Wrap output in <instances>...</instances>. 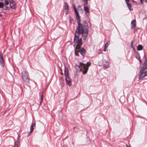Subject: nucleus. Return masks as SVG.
Instances as JSON below:
<instances>
[{
	"label": "nucleus",
	"mask_w": 147,
	"mask_h": 147,
	"mask_svg": "<svg viewBox=\"0 0 147 147\" xmlns=\"http://www.w3.org/2000/svg\"><path fill=\"white\" fill-rule=\"evenodd\" d=\"M3 3L2 2H0V8H3Z\"/></svg>",
	"instance_id": "obj_22"
},
{
	"label": "nucleus",
	"mask_w": 147,
	"mask_h": 147,
	"mask_svg": "<svg viewBox=\"0 0 147 147\" xmlns=\"http://www.w3.org/2000/svg\"><path fill=\"white\" fill-rule=\"evenodd\" d=\"M128 7L129 8L130 10H131V4H129L128 3H126Z\"/></svg>",
	"instance_id": "obj_19"
},
{
	"label": "nucleus",
	"mask_w": 147,
	"mask_h": 147,
	"mask_svg": "<svg viewBox=\"0 0 147 147\" xmlns=\"http://www.w3.org/2000/svg\"><path fill=\"white\" fill-rule=\"evenodd\" d=\"M42 95H43V91L42 92Z\"/></svg>",
	"instance_id": "obj_30"
},
{
	"label": "nucleus",
	"mask_w": 147,
	"mask_h": 147,
	"mask_svg": "<svg viewBox=\"0 0 147 147\" xmlns=\"http://www.w3.org/2000/svg\"><path fill=\"white\" fill-rule=\"evenodd\" d=\"M143 0H140V2L142 4L143 3Z\"/></svg>",
	"instance_id": "obj_27"
},
{
	"label": "nucleus",
	"mask_w": 147,
	"mask_h": 147,
	"mask_svg": "<svg viewBox=\"0 0 147 147\" xmlns=\"http://www.w3.org/2000/svg\"><path fill=\"white\" fill-rule=\"evenodd\" d=\"M22 78L24 81L27 83H29L30 78L28 72L23 71L22 72Z\"/></svg>",
	"instance_id": "obj_4"
},
{
	"label": "nucleus",
	"mask_w": 147,
	"mask_h": 147,
	"mask_svg": "<svg viewBox=\"0 0 147 147\" xmlns=\"http://www.w3.org/2000/svg\"><path fill=\"white\" fill-rule=\"evenodd\" d=\"M4 2L5 5H9V2L8 0H4Z\"/></svg>",
	"instance_id": "obj_20"
},
{
	"label": "nucleus",
	"mask_w": 147,
	"mask_h": 147,
	"mask_svg": "<svg viewBox=\"0 0 147 147\" xmlns=\"http://www.w3.org/2000/svg\"><path fill=\"white\" fill-rule=\"evenodd\" d=\"M64 74L65 77L69 76L68 70L67 68L65 67L64 70Z\"/></svg>",
	"instance_id": "obj_12"
},
{
	"label": "nucleus",
	"mask_w": 147,
	"mask_h": 147,
	"mask_svg": "<svg viewBox=\"0 0 147 147\" xmlns=\"http://www.w3.org/2000/svg\"><path fill=\"white\" fill-rule=\"evenodd\" d=\"M143 47L141 45H138L137 47V50L138 51H141Z\"/></svg>",
	"instance_id": "obj_15"
},
{
	"label": "nucleus",
	"mask_w": 147,
	"mask_h": 147,
	"mask_svg": "<svg viewBox=\"0 0 147 147\" xmlns=\"http://www.w3.org/2000/svg\"><path fill=\"white\" fill-rule=\"evenodd\" d=\"M65 80L69 86L71 85V80L69 76L65 77Z\"/></svg>",
	"instance_id": "obj_7"
},
{
	"label": "nucleus",
	"mask_w": 147,
	"mask_h": 147,
	"mask_svg": "<svg viewBox=\"0 0 147 147\" xmlns=\"http://www.w3.org/2000/svg\"><path fill=\"white\" fill-rule=\"evenodd\" d=\"M131 44H132V42H131Z\"/></svg>",
	"instance_id": "obj_34"
},
{
	"label": "nucleus",
	"mask_w": 147,
	"mask_h": 147,
	"mask_svg": "<svg viewBox=\"0 0 147 147\" xmlns=\"http://www.w3.org/2000/svg\"><path fill=\"white\" fill-rule=\"evenodd\" d=\"M125 0V1H126V3H128L129 1V0Z\"/></svg>",
	"instance_id": "obj_29"
},
{
	"label": "nucleus",
	"mask_w": 147,
	"mask_h": 147,
	"mask_svg": "<svg viewBox=\"0 0 147 147\" xmlns=\"http://www.w3.org/2000/svg\"><path fill=\"white\" fill-rule=\"evenodd\" d=\"M110 44V42L109 41H108L105 44V45H107V48L109 45Z\"/></svg>",
	"instance_id": "obj_24"
},
{
	"label": "nucleus",
	"mask_w": 147,
	"mask_h": 147,
	"mask_svg": "<svg viewBox=\"0 0 147 147\" xmlns=\"http://www.w3.org/2000/svg\"><path fill=\"white\" fill-rule=\"evenodd\" d=\"M78 8H81L82 9L81 7V6L80 5H79L78 6Z\"/></svg>",
	"instance_id": "obj_28"
},
{
	"label": "nucleus",
	"mask_w": 147,
	"mask_h": 147,
	"mask_svg": "<svg viewBox=\"0 0 147 147\" xmlns=\"http://www.w3.org/2000/svg\"><path fill=\"white\" fill-rule=\"evenodd\" d=\"M74 8L78 23V26L75 32L74 41L75 42H77L79 45H82V39L81 37L79 38L80 35L82 34L83 39L84 40L86 39L88 35V24L85 20L83 21L82 24L80 23V17L75 5L74 6Z\"/></svg>",
	"instance_id": "obj_1"
},
{
	"label": "nucleus",
	"mask_w": 147,
	"mask_h": 147,
	"mask_svg": "<svg viewBox=\"0 0 147 147\" xmlns=\"http://www.w3.org/2000/svg\"><path fill=\"white\" fill-rule=\"evenodd\" d=\"M35 123H32L30 126V131L29 133L28 136L34 130L33 127H35Z\"/></svg>",
	"instance_id": "obj_8"
},
{
	"label": "nucleus",
	"mask_w": 147,
	"mask_h": 147,
	"mask_svg": "<svg viewBox=\"0 0 147 147\" xmlns=\"http://www.w3.org/2000/svg\"><path fill=\"white\" fill-rule=\"evenodd\" d=\"M4 61L3 58V55L1 53L0 51V63L1 64L2 66L4 65Z\"/></svg>",
	"instance_id": "obj_10"
},
{
	"label": "nucleus",
	"mask_w": 147,
	"mask_h": 147,
	"mask_svg": "<svg viewBox=\"0 0 147 147\" xmlns=\"http://www.w3.org/2000/svg\"><path fill=\"white\" fill-rule=\"evenodd\" d=\"M91 65L90 62H87L86 64L83 63L82 62H80L79 65H76V68L77 69H79V71L82 72L83 74L87 73L88 69L89 67Z\"/></svg>",
	"instance_id": "obj_2"
},
{
	"label": "nucleus",
	"mask_w": 147,
	"mask_h": 147,
	"mask_svg": "<svg viewBox=\"0 0 147 147\" xmlns=\"http://www.w3.org/2000/svg\"><path fill=\"white\" fill-rule=\"evenodd\" d=\"M126 147H130V146H128L127 145L126 146Z\"/></svg>",
	"instance_id": "obj_33"
},
{
	"label": "nucleus",
	"mask_w": 147,
	"mask_h": 147,
	"mask_svg": "<svg viewBox=\"0 0 147 147\" xmlns=\"http://www.w3.org/2000/svg\"><path fill=\"white\" fill-rule=\"evenodd\" d=\"M75 44H77L76 47V49L75 50V54L76 56H79L78 52L79 51H77V50L79 49L81 47V45H79L78 43L77 42H75Z\"/></svg>",
	"instance_id": "obj_5"
},
{
	"label": "nucleus",
	"mask_w": 147,
	"mask_h": 147,
	"mask_svg": "<svg viewBox=\"0 0 147 147\" xmlns=\"http://www.w3.org/2000/svg\"><path fill=\"white\" fill-rule=\"evenodd\" d=\"M65 8L66 10V11L68 12L69 10V6L66 2L65 3Z\"/></svg>",
	"instance_id": "obj_13"
},
{
	"label": "nucleus",
	"mask_w": 147,
	"mask_h": 147,
	"mask_svg": "<svg viewBox=\"0 0 147 147\" xmlns=\"http://www.w3.org/2000/svg\"><path fill=\"white\" fill-rule=\"evenodd\" d=\"M145 2L146 3H147V0H145Z\"/></svg>",
	"instance_id": "obj_31"
},
{
	"label": "nucleus",
	"mask_w": 147,
	"mask_h": 147,
	"mask_svg": "<svg viewBox=\"0 0 147 147\" xmlns=\"http://www.w3.org/2000/svg\"><path fill=\"white\" fill-rule=\"evenodd\" d=\"M88 0H84V1H85V2L86 4V5H88Z\"/></svg>",
	"instance_id": "obj_25"
},
{
	"label": "nucleus",
	"mask_w": 147,
	"mask_h": 147,
	"mask_svg": "<svg viewBox=\"0 0 147 147\" xmlns=\"http://www.w3.org/2000/svg\"><path fill=\"white\" fill-rule=\"evenodd\" d=\"M84 10L87 13H89V12L88 7L87 6H86L85 5H84Z\"/></svg>",
	"instance_id": "obj_14"
},
{
	"label": "nucleus",
	"mask_w": 147,
	"mask_h": 147,
	"mask_svg": "<svg viewBox=\"0 0 147 147\" xmlns=\"http://www.w3.org/2000/svg\"><path fill=\"white\" fill-rule=\"evenodd\" d=\"M142 69L139 72V79H141L147 76V60L145 59L141 66Z\"/></svg>",
	"instance_id": "obj_3"
},
{
	"label": "nucleus",
	"mask_w": 147,
	"mask_h": 147,
	"mask_svg": "<svg viewBox=\"0 0 147 147\" xmlns=\"http://www.w3.org/2000/svg\"><path fill=\"white\" fill-rule=\"evenodd\" d=\"M6 5H4L3 4L2 8L4 10L9 9V8Z\"/></svg>",
	"instance_id": "obj_18"
},
{
	"label": "nucleus",
	"mask_w": 147,
	"mask_h": 147,
	"mask_svg": "<svg viewBox=\"0 0 147 147\" xmlns=\"http://www.w3.org/2000/svg\"><path fill=\"white\" fill-rule=\"evenodd\" d=\"M136 20H133L131 23V28L132 29H135L136 27Z\"/></svg>",
	"instance_id": "obj_9"
},
{
	"label": "nucleus",
	"mask_w": 147,
	"mask_h": 147,
	"mask_svg": "<svg viewBox=\"0 0 147 147\" xmlns=\"http://www.w3.org/2000/svg\"><path fill=\"white\" fill-rule=\"evenodd\" d=\"M107 45H105L104 47V51H106L107 50Z\"/></svg>",
	"instance_id": "obj_23"
},
{
	"label": "nucleus",
	"mask_w": 147,
	"mask_h": 147,
	"mask_svg": "<svg viewBox=\"0 0 147 147\" xmlns=\"http://www.w3.org/2000/svg\"><path fill=\"white\" fill-rule=\"evenodd\" d=\"M105 63H108L107 64L105 65V64H104L103 66L104 67H105V68H108L109 67V62L107 61H105Z\"/></svg>",
	"instance_id": "obj_16"
},
{
	"label": "nucleus",
	"mask_w": 147,
	"mask_h": 147,
	"mask_svg": "<svg viewBox=\"0 0 147 147\" xmlns=\"http://www.w3.org/2000/svg\"><path fill=\"white\" fill-rule=\"evenodd\" d=\"M43 100V96L42 95L41 97V98L40 100V104H41Z\"/></svg>",
	"instance_id": "obj_21"
},
{
	"label": "nucleus",
	"mask_w": 147,
	"mask_h": 147,
	"mask_svg": "<svg viewBox=\"0 0 147 147\" xmlns=\"http://www.w3.org/2000/svg\"><path fill=\"white\" fill-rule=\"evenodd\" d=\"M9 2L10 7L13 9H15L16 7L15 2L12 0L10 1Z\"/></svg>",
	"instance_id": "obj_6"
},
{
	"label": "nucleus",
	"mask_w": 147,
	"mask_h": 147,
	"mask_svg": "<svg viewBox=\"0 0 147 147\" xmlns=\"http://www.w3.org/2000/svg\"><path fill=\"white\" fill-rule=\"evenodd\" d=\"M3 0H1V1H3Z\"/></svg>",
	"instance_id": "obj_35"
},
{
	"label": "nucleus",
	"mask_w": 147,
	"mask_h": 147,
	"mask_svg": "<svg viewBox=\"0 0 147 147\" xmlns=\"http://www.w3.org/2000/svg\"><path fill=\"white\" fill-rule=\"evenodd\" d=\"M79 52L83 56H84L86 53V51L84 49L82 48L79 51Z\"/></svg>",
	"instance_id": "obj_11"
},
{
	"label": "nucleus",
	"mask_w": 147,
	"mask_h": 147,
	"mask_svg": "<svg viewBox=\"0 0 147 147\" xmlns=\"http://www.w3.org/2000/svg\"><path fill=\"white\" fill-rule=\"evenodd\" d=\"M19 143V140H18L16 141L14 144V147H18V145Z\"/></svg>",
	"instance_id": "obj_17"
},
{
	"label": "nucleus",
	"mask_w": 147,
	"mask_h": 147,
	"mask_svg": "<svg viewBox=\"0 0 147 147\" xmlns=\"http://www.w3.org/2000/svg\"><path fill=\"white\" fill-rule=\"evenodd\" d=\"M61 74L62 75H63V73L62 72L61 73Z\"/></svg>",
	"instance_id": "obj_32"
},
{
	"label": "nucleus",
	"mask_w": 147,
	"mask_h": 147,
	"mask_svg": "<svg viewBox=\"0 0 147 147\" xmlns=\"http://www.w3.org/2000/svg\"><path fill=\"white\" fill-rule=\"evenodd\" d=\"M138 59L139 60L140 63V64L141 65V63L142 61H141V60L140 59V57H139Z\"/></svg>",
	"instance_id": "obj_26"
}]
</instances>
